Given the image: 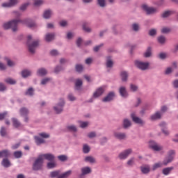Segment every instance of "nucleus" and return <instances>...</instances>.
<instances>
[{
    "mask_svg": "<svg viewBox=\"0 0 178 178\" xmlns=\"http://www.w3.org/2000/svg\"><path fill=\"white\" fill-rule=\"evenodd\" d=\"M17 3V0H10L8 3H3L2 4L3 8H12V6H15Z\"/></svg>",
    "mask_w": 178,
    "mask_h": 178,
    "instance_id": "obj_12",
    "label": "nucleus"
},
{
    "mask_svg": "<svg viewBox=\"0 0 178 178\" xmlns=\"http://www.w3.org/2000/svg\"><path fill=\"white\" fill-rule=\"evenodd\" d=\"M65 106V101L63 99H60V103L54 107V111L57 113H60L62 111H63V106Z\"/></svg>",
    "mask_w": 178,
    "mask_h": 178,
    "instance_id": "obj_8",
    "label": "nucleus"
},
{
    "mask_svg": "<svg viewBox=\"0 0 178 178\" xmlns=\"http://www.w3.org/2000/svg\"><path fill=\"white\" fill-rule=\"evenodd\" d=\"M83 151L84 154H88L90 152V147L87 145H83Z\"/></svg>",
    "mask_w": 178,
    "mask_h": 178,
    "instance_id": "obj_43",
    "label": "nucleus"
},
{
    "mask_svg": "<svg viewBox=\"0 0 178 178\" xmlns=\"http://www.w3.org/2000/svg\"><path fill=\"white\" fill-rule=\"evenodd\" d=\"M83 30H84V31H86V33H90V31H91V29L87 26V24H83Z\"/></svg>",
    "mask_w": 178,
    "mask_h": 178,
    "instance_id": "obj_48",
    "label": "nucleus"
},
{
    "mask_svg": "<svg viewBox=\"0 0 178 178\" xmlns=\"http://www.w3.org/2000/svg\"><path fill=\"white\" fill-rule=\"evenodd\" d=\"M132 29L134 31H138V29H140V26L137 24H134L132 25Z\"/></svg>",
    "mask_w": 178,
    "mask_h": 178,
    "instance_id": "obj_55",
    "label": "nucleus"
},
{
    "mask_svg": "<svg viewBox=\"0 0 178 178\" xmlns=\"http://www.w3.org/2000/svg\"><path fill=\"white\" fill-rule=\"evenodd\" d=\"M149 148H151L152 149H153V151H162L163 149V147L158 143H156V142L154 141V140H150L149 142Z\"/></svg>",
    "mask_w": 178,
    "mask_h": 178,
    "instance_id": "obj_5",
    "label": "nucleus"
},
{
    "mask_svg": "<svg viewBox=\"0 0 178 178\" xmlns=\"http://www.w3.org/2000/svg\"><path fill=\"white\" fill-rule=\"evenodd\" d=\"M115 97V93L113 92H109L106 97H105L102 101L103 102H109V101H112Z\"/></svg>",
    "mask_w": 178,
    "mask_h": 178,
    "instance_id": "obj_13",
    "label": "nucleus"
},
{
    "mask_svg": "<svg viewBox=\"0 0 178 178\" xmlns=\"http://www.w3.org/2000/svg\"><path fill=\"white\" fill-rule=\"evenodd\" d=\"M22 155H23V153H22L21 151H17L14 152V156L15 158H22Z\"/></svg>",
    "mask_w": 178,
    "mask_h": 178,
    "instance_id": "obj_42",
    "label": "nucleus"
},
{
    "mask_svg": "<svg viewBox=\"0 0 178 178\" xmlns=\"http://www.w3.org/2000/svg\"><path fill=\"white\" fill-rule=\"evenodd\" d=\"M31 75V72L24 70L22 72V76L24 78L29 77V76Z\"/></svg>",
    "mask_w": 178,
    "mask_h": 178,
    "instance_id": "obj_31",
    "label": "nucleus"
},
{
    "mask_svg": "<svg viewBox=\"0 0 178 178\" xmlns=\"http://www.w3.org/2000/svg\"><path fill=\"white\" fill-rule=\"evenodd\" d=\"M19 23H23L24 24H26V26H27V27H29L30 29L35 27V23L31 22L29 19H25L24 21H22L20 19H14L11 22H8L3 24V27L5 30L11 29L15 33V31H17V26Z\"/></svg>",
    "mask_w": 178,
    "mask_h": 178,
    "instance_id": "obj_1",
    "label": "nucleus"
},
{
    "mask_svg": "<svg viewBox=\"0 0 178 178\" xmlns=\"http://www.w3.org/2000/svg\"><path fill=\"white\" fill-rule=\"evenodd\" d=\"M39 136H40V137H43V138H49V134H45V133H41V134H39Z\"/></svg>",
    "mask_w": 178,
    "mask_h": 178,
    "instance_id": "obj_59",
    "label": "nucleus"
},
{
    "mask_svg": "<svg viewBox=\"0 0 178 178\" xmlns=\"http://www.w3.org/2000/svg\"><path fill=\"white\" fill-rule=\"evenodd\" d=\"M165 41L166 39L163 36H160L158 38V42H159V44H163L164 42H165Z\"/></svg>",
    "mask_w": 178,
    "mask_h": 178,
    "instance_id": "obj_47",
    "label": "nucleus"
},
{
    "mask_svg": "<svg viewBox=\"0 0 178 178\" xmlns=\"http://www.w3.org/2000/svg\"><path fill=\"white\" fill-rule=\"evenodd\" d=\"M40 156H42V159H47V161H52L55 159V156H54V154H42L40 155Z\"/></svg>",
    "mask_w": 178,
    "mask_h": 178,
    "instance_id": "obj_11",
    "label": "nucleus"
},
{
    "mask_svg": "<svg viewBox=\"0 0 178 178\" xmlns=\"http://www.w3.org/2000/svg\"><path fill=\"white\" fill-rule=\"evenodd\" d=\"M130 154H131V149H128L124 152H122L121 154H120L119 158L120 159H126V158H127V156H129Z\"/></svg>",
    "mask_w": 178,
    "mask_h": 178,
    "instance_id": "obj_10",
    "label": "nucleus"
},
{
    "mask_svg": "<svg viewBox=\"0 0 178 178\" xmlns=\"http://www.w3.org/2000/svg\"><path fill=\"white\" fill-rule=\"evenodd\" d=\"M10 155L8 150H3L0 152V158H8Z\"/></svg>",
    "mask_w": 178,
    "mask_h": 178,
    "instance_id": "obj_17",
    "label": "nucleus"
},
{
    "mask_svg": "<svg viewBox=\"0 0 178 178\" xmlns=\"http://www.w3.org/2000/svg\"><path fill=\"white\" fill-rule=\"evenodd\" d=\"M162 115L159 112H156L154 115L151 116V120H156L157 119H161Z\"/></svg>",
    "mask_w": 178,
    "mask_h": 178,
    "instance_id": "obj_25",
    "label": "nucleus"
},
{
    "mask_svg": "<svg viewBox=\"0 0 178 178\" xmlns=\"http://www.w3.org/2000/svg\"><path fill=\"white\" fill-rule=\"evenodd\" d=\"M1 165L4 166V168H9V166H10V161H9L8 159H4L1 162Z\"/></svg>",
    "mask_w": 178,
    "mask_h": 178,
    "instance_id": "obj_22",
    "label": "nucleus"
},
{
    "mask_svg": "<svg viewBox=\"0 0 178 178\" xmlns=\"http://www.w3.org/2000/svg\"><path fill=\"white\" fill-rule=\"evenodd\" d=\"M55 39V34L54 33H47L45 36V40L47 42H50V41H52Z\"/></svg>",
    "mask_w": 178,
    "mask_h": 178,
    "instance_id": "obj_16",
    "label": "nucleus"
},
{
    "mask_svg": "<svg viewBox=\"0 0 178 178\" xmlns=\"http://www.w3.org/2000/svg\"><path fill=\"white\" fill-rule=\"evenodd\" d=\"M35 141L37 145H40V144H44V143H45V140H44V139L38 136H35Z\"/></svg>",
    "mask_w": 178,
    "mask_h": 178,
    "instance_id": "obj_26",
    "label": "nucleus"
},
{
    "mask_svg": "<svg viewBox=\"0 0 178 178\" xmlns=\"http://www.w3.org/2000/svg\"><path fill=\"white\" fill-rule=\"evenodd\" d=\"M114 136L118 140H124L126 138V134L123 133H115Z\"/></svg>",
    "mask_w": 178,
    "mask_h": 178,
    "instance_id": "obj_19",
    "label": "nucleus"
},
{
    "mask_svg": "<svg viewBox=\"0 0 178 178\" xmlns=\"http://www.w3.org/2000/svg\"><path fill=\"white\" fill-rule=\"evenodd\" d=\"M85 161L86 162H90V163H95V159L91 156H86Z\"/></svg>",
    "mask_w": 178,
    "mask_h": 178,
    "instance_id": "obj_33",
    "label": "nucleus"
},
{
    "mask_svg": "<svg viewBox=\"0 0 178 178\" xmlns=\"http://www.w3.org/2000/svg\"><path fill=\"white\" fill-rule=\"evenodd\" d=\"M172 67H168L165 70V74H170V73H172Z\"/></svg>",
    "mask_w": 178,
    "mask_h": 178,
    "instance_id": "obj_63",
    "label": "nucleus"
},
{
    "mask_svg": "<svg viewBox=\"0 0 178 178\" xmlns=\"http://www.w3.org/2000/svg\"><path fill=\"white\" fill-rule=\"evenodd\" d=\"M165 165L163 163H156L153 165V170H156V169H158V168H162V166Z\"/></svg>",
    "mask_w": 178,
    "mask_h": 178,
    "instance_id": "obj_36",
    "label": "nucleus"
},
{
    "mask_svg": "<svg viewBox=\"0 0 178 178\" xmlns=\"http://www.w3.org/2000/svg\"><path fill=\"white\" fill-rule=\"evenodd\" d=\"M135 65L138 69H140V70H146V69H148V66H149V63L140 61H135Z\"/></svg>",
    "mask_w": 178,
    "mask_h": 178,
    "instance_id": "obj_7",
    "label": "nucleus"
},
{
    "mask_svg": "<svg viewBox=\"0 0 178 178\" xmlns=\"http://www.w3.org/2000/svg\"><path fill=\"white\" fill-rule=\"evenodd\" d=\"M104 94V88H99L93 94V98H98V97H101V95Z\"/></svg>",
    "mask_w": 178,
    "mask_h": 178,
    "instance_id": "obj_14",
    "label": "nucleus"
},
{
    "mask_svg": "<svg viewBox=\"0 0 178 178\" xmlns=\"http://www.w3.org/2000/svg\"><path fill=\"white\" fill-rule=\"evenodd\" d=\"M42 163H44V159H42V156L40 155L33 163V170H40L42 169Z\"/></svg>",
    "mask_w": 178,
    "mask_h": 178,
    "instance_id": "obj_3",
    "label": "nucleus"
},
{
    "mask_svg": "<svg viewBox=\"0 0 178 178\" xmlns=\"http://www.w3.org/2000/svg\"><path fill=\"white\" fill-rule=\"evenodd\" d=\"M121 79L123 81H127V77H129V74H127V72L123 71L120 74Z\"/></svg>",
    "mask_w": 178,
    "mask_h": 178,
    "instance_id": "obj_27",
    "label": "nucleus"
},
{
    "mask_svg": "<svg viewBox=\"0 0 178 178\" xmlns=\"http://www.w3.org/2000/svg\"><path fill=\"white\" fill-rule=\"evenodd\" d=\"M50 54H51V55H52V56H56V55H58L59 54V53L58 52V50H51V51H50Z\"/></svg>",
    "mask_w": 178,
    "mask_h": 178,
    "instance_id": "obj_57",
    "label": "nucleus"
},
{
    "mask_svg": "<svg viewBox=\"0 0 178 178\" xmlns=\"http://www.w3.org/2000/svg\"><path fill=\"white\" fill-rule=\"evenodd\" d=\"M44 3V1L42 0H35L34 2L35 6H40V5H42Z\"/></svg>",
    "mask_w": 178,
    "mask_h": 178,
    "instance_id": "obj_46",
    "label": "nucleus"
},
{
    "mask_svg": "<svg viewBox=\"0 0 178 178\" xmlns=\"http://www.w3.org/2000/svg\"><path fill=\"white\" fill-rule=\"evenodd\" d=\"M27 38V44L29 47V52H31V54H34V52H35V49L37 48V47H38V40L34 41L31 44H30V41H31L33 36L29 35H28Z\"/></svg>",
    "mask_w": 178,
    "mask_h": 178,
    "instance_id": "obj_2",
    "label": "nucleus"
},
{
    "mask_svg": "<svg viewBox=\"0 0 178 178\" xmlns=\"http://www.w3.org/2000/svg\"><path fill=\"white\" fill-rule=\"evenodd\" d=\"M145 58H149L151 56V47H148L146 52L144 54Z\"/></svg>",
    "mask_w": 178,
    "mask_h": 178,
    "instance_id": "obj_40",
    "label": "nucleus"
},
{
    "mask_svg": "<svg viewBox=\"0 0 178 178\" xmlns=\"http://www.w3.org/2000/svg\"><path fill=\"white\" fill-rule=\"evenodd\" d=\"M98 4L102 8H104L105 6V0H97Z\"/></svg>",
    "mask_w": 178,
    "mask_h": 178,
    "instance_id": "obj_54",
    "label": "nucleus"
},
{
    "mask_svg": "<svg viewBox=\"0 0 178 178\" xmlns=\"http://www.w3.org/2000/svg\"><path fill=\"white\" fill-rule=\"evenodd\" d=\"M6 83L8 84H16V81L13 80V79L8 78L5 80Z\"/></svg>",
    "mask_w": 178,
    "mask_h": 178,
    "instance_id": "obj_41",
    "label": "nucleus"
},
{
    "mask_svg": "<svg viewBox=\"0 0 178 178\" xmlns=\"http://www.w3.org/2000/svg\"><path fill=\"white\" fill-rule=\"evenodd\" d=\"M142 8L147 15H154V13H156L158 12V10L155 8L149 7L147 6V4H143L142 6Z\"/></svg>",
    "mask_w": 178,
    "mask_h": 178,
    "instance_id": "obj_6",
    "label": "nucleus"
},
{
    "mask_svg": "<svg viewBox=\"0 0 178 178\" xmlns=\"http://www.w3.org/2000/svg\"><path fill=\"white\" fill-rule=\"evenodd\" d=\"M34 95V89L33 88H29L26 92V95Z\"/></svg>",
    "mask_w": 178,
    "mask_h": 178,
    "instance_id": "obj_38",
    "label": "nucleus"
},
{
    "mask_svg": "<svg viewBox=\"0 0 178 178\" xmlns=\"http://www.w3.org/2000/svg\"><path fill=\"white\" fill-rule=\"evenodd\" d=\"M137 89L138 88L136 85H133V84L131 85V91H137Z\"/></svg>",
    "mask_w": 178,
    "mask_h": 178,
    "instance_id": "obj_64",
    "label": "nucleus"
},
{
    "mask_svg": "<svg viewBox=\"0 0 178 178\" xmlns=\"http://www.w3.org/2000/svg\"><path fill=\"white\" fill-rule=\"evenodd\" d=\"M59 173L60 172L59 171H54V172H51V174H50V176L51 177H59Z\"/></svg>",
    "mask_w": 178,
    "mask_h": 178,
    "instance_id": "obj_39",
    "label": "nucleus"
},
{
    "mask_svg": "<svg viewBox=\"0 0 178 178\" xmlns=\"http://www.w3.org/2000/svg\"><path fill=\"white\" fill-rule=\"evenodd\" d=\"M176 155V151L175 150H170L168 152V156L163 161V165L166 166L168 163H170L175 159V156Z\"/></svg>",
    "mask_w": 178,
    "mask_h": 178,
    "instance_id": "obj_4",
    "label": "nucleus"
},
{
    "mask_svg": "<svg viewBox=\"0 0 178 178\" xmlns=\"http://www.w3.org/2000/svg\"><path fill=\"white\" fill-rule=\"evenodd\" d=\"M83 86V81L81 79H77L75 82V88L76 90H80V87Z\"/></svg>",
    "mask_w": 178,
    "mask_h": 178,
    "instance_id": "obj_28",
    "label": "nucleus"
},
{
    "mask_svg": "<svg viewBox=\"0 0 178 178\" xmlns=\"http://www.w3.org/2000/svg\"><path fill=\"white\" fill-rule=\"evenodd\" d=\"M58 159H59L60 161H62L63 162L65 161H66V159H67V158L66 156H65V155L58 156Z\"/></svg>",
    "mask_w": 178,
    "mask_h": 178,
    "instance_id": "obj_56",
    "label": "nucleus"
},
{
    "mask_svg": "<svg viewBox=\"0 0 178 178\" xmlns=\"http://www.w3.org/2000/svg\"><path fill=\"white\" fill-rule=\"evenodd\" d=\"M52 15V12L51 11V10H47L46 11H44V14H43V17L44 19H49V17H51Z\"/></svg>",
    "mask_w": 178,
    "mask_h": 178,
    "instance_id": "obj_30",
    "label": "nucleus"
},
{
    "mask_svg": "<svg viewBox=\"0 0 178 178\" xmlns=\"http://www.w3.org/2000/svg\"><path fill=\"white\" fill-rule=\"evenodd\" d=\"M67 130L70 131H77V128L74 127V125H70L67 127Z\"/></svg>",
    "mask_w": 178,
    "mask_h": 178,
    "instance_id": "obj_45",
    "label": "nucleus"
},
{
    "mask_svg": "<svg viewBox=\"0 0 178 178\" xmlns=\"http://www.w3.org/2000/svg\"><path fill=\"white\" fill-rule=\"evenodd\" d=\"M6 116H8V113L6 112L0 113V120H3Z\"/></svg>",
    "mask_w": 178,
    "mask_h": 178,
    "instance_id": "obj_53",
    "label": "nucleus"
},
{
    "mask_svg": "<svg viewBox=\"0 0 178 178\" xmlns=\"http://www.w3.org/2000/svg\"><path fill=\"white\" fill-rule=\"evenodd\" d=\"M80 123V127H81L82 129H84V127H87V126H88V122H79Z\"/></svg>",
    "mask_w": 178,
    "mask_h": 178,
    "instance_id": "obj_51",
    "label": "nucleus"
},
{
    "mask_svg": "<svg viewBox=\"0 0 178 178\" xmlns=\"http://www.w3.org/2000/svg\"><path fill=\"white\" fill-rule=\"evenodd\" d=\"M83 65H76V72H83Z\"/></svg>",
    "mask_w": 178,
    "mask_h": 178,
    "instance_id": "obj_52",
    "label": "nucleus"
},
{
    "mask_svg": "<svg viewBox=\"0 0 178 178\" xmlns=\"http://www.w3.org/2000/svg\"><path fill=\"white\" fill-rule=\"evenodd\" d=\"M120 94L122 97H123L124 98H126V97H127L128 94H127V91L126 90V88L124 87H121L120 88Z\"/></svg>",
    "mask_w": 178,
    "mask_h": 178,
    "instance_id": "obj_18",
    "label": "nucleus"
},
{
    "mask_svg": "<svg viewBox=\"0 0 178 178\" xmlns=\"http://www.w3.org/2000/svg\"><path fill=\"white\" fill-rule=\"evenodd\" d=\"M82 175L84 176V175H88V173H91V168L89 167H85L81 169Z\"/></svg>",
    "mask_w": 178,
    "mask_h": 178,
    "instance_id": "obj_24",
    "label": "nucleus"
},
{
    "mask_svg": "<svg viewBox=\"0 0 178 178\" xmlns=\"http://www.w3.org/2000/svg\"><path fill=\"white\" fill-rule=\"evenodd\" d=\"M72 175V170H68L58 176V178H67Z\"/></svg>",
    "mask_w": 178,
    "mask_h": 178,
    "instance_id": "obj_21",
    "label": "nucleus"
},
{
    "mask_svg": "<svg viewBox=\"0 0 178 178\" xmlns=\"http://www.w3.org/2000/svg\"><path fill=\"white\" fill-rule=\"evenodd\" d=\"M131 117L134 123H136L137 124H144V121H143L140 118L136 116V114L132 113Z\"/></svg>",
    "mask_w": 178,
    "mask_h": 178,
    "instance_id": "obj_9",
    "label": "nucleus"
},
{
    "mask_svg": "<svg viewBox=\"0 0 178 178\" xmlns=\"http://www.w3.org/2000/svg\"><path fill=\"white\" fill-rule=\"evenodd\" d=\"M140 170L144 175L148 174L151 170V167L149 165H144L140 167Z\"/></svg>",
    "mask_w": 178,
    "mask_h": 178,
    "instance_id": "obj_15",
    "label": "nucleus"
},
{
    "mask_svg": "<svg viewBox=\"0 0 178 178\" xmlns=\"http://www.w3.org/2000/svg\"><path fill=\"white\" fill-rule=\"evenodd\" d=\"M106 66H107V67H112V66H113V61H112V60H111L110 57H108L107 59Z\"/></svg>",
    "mask_w": 178,
    "mask_h": 178,
    "instance_id": "obj_37",
    "label": "nucleus"
},
{
    "mask_svg": "<svg viewBox=\"0 0 178 178\" xmlns=\"http://www.w3.org/2000/svg\"><path fill=\"white\" fill-rule=\"evenodd\" d=\"M0 134L2 137H5V136H6V129H5V127H2L1 128Z\"/></svg>",
    "mask_w": 178,
    "mask_h": 178,
    "instance_id": "obj_44",
    "label": "nucleus"
},
{
    "mask_svg": "<svg viewBox=\"0 0 178 178\" xmlns=\"http://www.w3.org/2000/svg\"><path fill=\"white\" fill-rule=\"evenodd\" d=\"M161 32L163 34H168V33H170V29L169 28L164 27L161 29Z\"/></svg>",
    "mask_w": 178,
    "mask_h": 178,
    "instance_id": "obj_50",
    "label": "nucleus"
},
{
    "mask_svg": "<svg viewBox=\"0 0 178 178\" xmlns=\"http://www.w3.org/2000/svg\"><path fill=\"white\" fill-rule=\"evenodd\" d=\"M28 5H29V3H24V5H22V6L20 7V10H26V9H27Z\"/></svg>",
    "mask_w": 178,
    "mask_h": 178,
    "instance_id": "obj_61",
    "label": "nucleus"
},
{
    "mask_svg": "<svg viewBox=\"0 0 178 178\" xmlns=\"http://www.w3.org/2000/svg\"><path fill=\"white\" fill-rule=\"evenodd\" d=\"M134 159H133V158L127 161V165L129 166H132V165H134Z\"/></svg>",
    "mask_w": 178,
    "mask_h": 178,
    "instance_id": "obj_60",
    "label": "nucleus"
},
{
    "mask_svg": "<svg viewBox=\"0 0 178 178\" xmlns=\"http://www.w3.org/2000/svg\"><path fill=\"white\" fill-rule=\"evenodd\" d=\"M56 166V163L55 162L48 163H47V168L49 169H52L53 168H55Z\"/></svg>",
    "mask_w": 178,
    "mask_h": 178,
    "instance_id": "obj_49",
    "label": "nucleus"
},
{
    "mask_svg": "<svg viewBox=\"0 0 178 178\" xmlns=\"http://www.w3.org/2000/svg\"><path fill=\"white\" fill-rule=\"evenodd\" d=\"M149 35H155V34H156V30L155 29H152L149 31Z\"/></svg>",
    "mask_w": 178,
    "mask_h": 178,
    "instance_id": "obj_62",
    "label": "nucleus"
},
{
    "mask_svg": "<svg viewBox=\"0 0 178 178\" xmlns=\"http://www.w3.org/2000/svg\"><path fill=\"white\" fill-rule=\"evenodd\" d=\"M173 13H175L174 11L167 10L162 13L161 17L165 19L166 17H169V16H172V15H173Z\"/></svg>",
    "mask_w": 178,
    "mask_h": 178,
    "instance_id": "obj_20",
    "label": "nucleus"
},
{
    "mask_svg": "<svg viewBox=\"0 0 178 178\" xmlns=\"http://www.w3.org/2000/svg\"><path fill=\"white\" fill-rule=\"evenodd\" d=\"M19 113L21 116H27V114L29 113V109L23 107L19 110Z\"/></svg>",
    "mask_w": 178,
    "mask_h": 178,
    "instance_id": "obj_23",
    "label": "nucleus"
},
{
    "mask_svg": "<svg viewBox=\"0 0 178 178\" xmlns=\"http://www.w3.org/2000/svg\"><path fill=\"white\" fill-rule=\"evenodd\" d=\"M47 73V70H45L44 68H41L38 70V74L39 76H45Z\"/></svg>",
    "mask_w": 178,
    "mask_h": 178,
    "instance_id": "obj_34",
    "label": "nucleus"
},
{
    "mask_svg": "<svg viewBox=\"0 0 178 178\" xmlns=\"http://www.w3.org/2000/svg\"><path fill=\"white\" fill-rule=\"evenodd\" d=\"M13 124L14 127H20V122L16 118H13Z\"/></svg>",
    "mask_w": 178,
    "mask_h": 178,
    "instance_id": "obj_35",
    "label": "nucleus"
},
{
    "mask_svg": "<svg viewBox=\"0 0 178 178\" xmlns=\"http://www.w3.org/2000/svg\"><path fill=\"white\" fill-rule=\"evenodd\" d=\"M123 126L124 129H127V127H130L131 126V122L130 120L125 119L124 120Z\"/></svg>",
    "mask_w": 178,
    "mask_h": 178,
    "instance_id": "obj_32",
    "label": "nucleus"
},
{
    "mask_svg": "<svg viewBox=\"0 0 178 178\" xmlns=\"http://www.w3.org/2000/svg\"><path fill=\"white\" fill-rule=\"evenodd\" d=\"M97 134H95V132H90L88 134V137H89V138H94V137H96Z\"/></svg>",
    "mask_w": 178,
    "mask_h": 178,
    "instance_id": "obj_58",
    "label": "nucleus"
},
{
    "mask_svg": "<svg viewBox=\"0 0 178 178\" xmlns=\"http://www.w3.org/2000/svg\"><path fill=\"white\" fill-rule=\"evenodd\" d=\"M172 170H173V167H168L163 170V173L165 175V176H168V175H169Z\"/></svg>",
    "mask_w": 178,
    "mask_h": 178,
    "instance_id": "obj_29",
    "label": "nucleus"
}]
</instances>
